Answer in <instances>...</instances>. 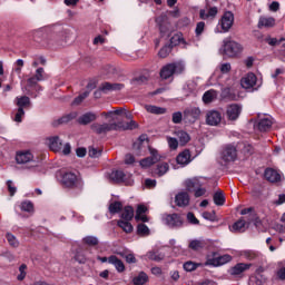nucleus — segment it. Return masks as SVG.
Here are the masks:
<instances>
[{
	"label": "nucleus",
	"mask_w": 285,
	"mask_h": 285,
	"mask_svg": "<svg viewBox=\"0 0 285 285\" xmlns=\"http://www.w3.org/2000/svg\"><path fill=\"white\" fill-rule=\"evenodd\" d=\"M126 88V85L120 82H102L100 90L104 95H110V92H121Z\"/></svg>",
	"instance_id": "10"
},
{
	"label": "nucleus",
	"mask_w": 285,
	"mask_h": 285,
	"mask_svg": "<svg viewBox=\"0 0 285 285\" xmlns=\"http://www.w3.org/2000/svg\"><path fill=\"white\" fill-rule=\"evenodd\" d=\"M169 166L167 163H160L157 165V168H156V175H158V177H164V175H166V173H168L169 170Z\"/></svg>",
	"instance_id": "40"
},
{
	"label": "nucleus",
	"mask_w": 285,
	"mask_h": 285,
	"mask_svg": "<svg viewBox=\"0 0 285 285\" xmlns=\"http://www.w3.org/2000/svg\"><path fill=\"white\" fill-rule=\"evenodd\" d=\"M175 204L180 208H186L190 204V195L187 191H180L175 196Z\"/></svg>",
	"instance_id": "19"
},
{
	"label": "nucleus",
	"mask_w": 285,
	"mask_h": 285,
	"mask_svg": "<svg viewBox=\"0 0 285 285\" xmlns=\"http://www.w3.org/2000/svg\"><path fill=\"white\" fill-rule=\"evenodd\" d=\"M177 137L183 146L190 141V135L184 130L177 131Z\"/></svg>",
	"instance_id": "45"
},
{
	"label": "nucleus",
	"mask_w": 285,
	"mask_h": 285,
	"mask_svg": "<svg viewBox=\"0 0 285 285\" xmlns=\"http://www.w3.org/2000/svg\"><path fill=\"white\" fill-rule=\"evenodd\" d=\"M28 268V266H26V264H22L20 267H19V275H18V277H17V279L19 281V282H23V279H26V275H27V273H26V269Z\"/></svg>",
	"instance_id": "55"
},
{
	"label": "nucleus",
	"mask_w": 285,
	"mask_h": 285,
	"mask_svg": "<svg viewBox=\"0 0 285 285\" xmlns=\"http://www.w3.org/2000/svg\"><path fill=\"white\" fill-rule=\"evenodd\" d=\"M7 242L12 246L13 248H17L19 246V240L17 237L10 233L7 234Z\"/></svg>",
	"instance_id": "51"
},
{
	"label": "nucleus",
	"mask_w": 285,
	"mask_h": 285,
	"mask_svg": "<svg viewBox=\"0 0 285 285\" xmlns=\"http://www.w3.org/2000/svg\"><path fill=\"white\" fill-rule=\"evenodd\" d=\"M16 164L19 166H26L31 173H39L41 166L35 160V155L30 150H19L16 153Z\"/></svg>",
	"instance_id": "3"
},
{
	"label": "nucleus",
	"mask_w": 285,
	"mask_h": 285,
	"mask_svg": "<svg viewBox=\"0 0 285 285\" xmlns=\"http://www.w3.org/2000/svg\"><path fill=\"white\" fill-rule=\"evenodd\" d=\"M121 208H124V205H121L120 202H115V203L110 204L109 212L112 214L119 213L121 210Z\"/></svg>",
	"instance_id": "50"
},
{
	"label": "nucleus",
	"mask_w": 285,
	"mask_h": 285,
	"mask_svg": "<svg viewBox=\"0 0 285 285\" xmlns=\"http://www.w3.org/2000/svg\"><path fill=\"white\" fill-rule=\"evenodd\" d=\"M205 246L206 242H204V239H194L189 243V248H191V250H202Z\"/></svg>",
	"instance_id": "38"
},
{
	"label": "nucleus",
	"mask_w": 285,
	"mask_h": 285,
	"mask_svg": "<svg viewBox=\"0 0 285 285\" xmlns=\"http://www.w3.org/2000/svg\"><path fill=\"white\" fill-rule=\"evenodd\" d=\"M57 179L62 186H65V188H77V186H83V181L72 171H60L57 175Z\"/></svg>",
	"instance_id": "5"
},
{
	"label": "nucleus",
	"mask_w": 285,
	"mask_h": 285,
	"mask_svg": "<svg viewBox=\"0 0 285 285\" xmlns=\"http://www.w3.org/2000/svg\"><path fill=\"white\" fill-rule=\"evenodd\" d=\"M176 161L178 166H181L184 168L185 166H188L190 161H193V156L190 155V150L185 149L178 156L176 157Z\"/></svg>",
	"instance_id": "18"
},
{
	"label": "nucleus",
	"mask_w": 285,
	"mask_h": 285,
	"mask_svg": "<svg viewBox=\"0 0 285 285\" xmlns=\"http://www.w3.org/2000/svg\"><path fill=\"white\" fill-rule=\"evenodd\" d=\"M39 81H46V70L42 67H39L36 70V73L31 77H29L27 80H21L22 90H26L27 92H39L43 91V87L39 85Z\"/></svg>",
	"instance_id": "2"
},
{
	"label": "nucleus",
	"mask_w": 285,
	"mask_h": 285,
	"mask_svg": "<svg viewBox=\"0 0 285 285\" xmlns=\"http://www.w3.org/2000/svg\"><path fill=\"white\" fill-rule=\"evenodd\" d=\"M89 157L97 159V157H101V150L95 148V147H90L89 151H88Z\"/></svg>",
	"instance_id": "57"
},
{
	"label": "nucleus",
	"mask_w": 285,
	"mask_h": 285,
	"mask_svg": "<svg viewBox=\"0 0 285 285\" xmlns=\"http://www.w3.org/2000/svg\"><path fill=\"white\" fill-rule=\"evenodd\" d=\"M257 83V76L255 73H247L244 78L240 80L242 88H245V90H250V88H255Z\"/></svg>",
	"instance_id": "15"
},
{
	"label": "nucleus",
	"mask_w": 285,
	"mask_h": 285,
	"mask_svg": "<svg viewBox=\"0 0 285 285\" xmlns=\"http://www.w3.org/2000/svg\"><path fill=\"white\" fill-rule=\"evenodd\" d=\"M106 119L109 124H92L91 130L97 135H104L110 132V130H135L137 122L132 120V114L126 109H116L106 115Z\"/></svg>",
	"instance_id": "1"
},
{
	"label": "nucleus",
	"mask_w": 285,
	"mask_h": 285,
	"mask_svg": "<svg viewBox=\"0 0 285 285\" xmlns=\"http://www.w3.org/2000/svg\"><path fill=\"white\" fill-rule=\"evenodd\" d=\"M235 159H237V147L227 145L220 154V164L226 166V164H230V161H235Z\"/></svg>",
	"instance_id": "8"
},
{
	"label": "nucleus",
	"mask_w": 285,
	"mask_h": 285,
	"mask_svg": "<svg viewBox=\"0 0 285 285\" xmlns=\"http://www.w3.org/2000/svg\"><path fill=\"white\" fill-rule=\"evenodd\" d=\"M218 12L219 10L217 9V7H210L208 11H206V9H200L199 17L206 21L208 19H215Z\"/></svg>",
	"instance_id": "23"
},
{
	"label": "nucleus",
	"mask_w": 285,
	"mask_h": 285,
	"mask_svg": "<svg viewBox=\"0 0 285 285\" xmlns=\"http://www.w3.org/2000/svg\"><path fill=\"white\" fill-rule=\"evenodd\" d=\"M72 39V31L70 29H60L53 37L56 43H69Z\"/></svg>",
	"instance_id": "14"
},
{
	"label": "nucleus",
	"mask_w": 285,
	"mask_h": 285,
	"mask_svg": "<svg viewBox=\"0 0 285 285\" xmlns=\"http://www.w3.org/2000/svg\"><path fill=\"white\" fill-rule=\"evenodd\" d=\"M147 257H148L149 259H151L153 262H161V259H164V255L157 254V253H155V252H149V253L147 254Z\"/></svg>",
	"instance_id": "54"
},
{
	"label": "nucleus",
	"mask_w": 285,
	"mask_h": 285,
	"mask_svg": "<svg viewBox=\"0 0 285 285\" xmlns=\"http://www.w3.org/2000/svg\"><path fill=\"white\" fill-rule=\"evenodd\" d=\"M88 97H89V91H83V92H81L79 96H77V97L72 100L71 106H75V107L81 106V104H82L83 101H86V99H88Z\"/></svg>",
	"instance_id": "37"
},
{
	"label": "nucleus",
	"mask_w": 285,
	"mask_h": 285,
	"mask_svg": "<svg viewBox=\"0 0 285 285\" xmlns=\"http://www.w3.org/2000/svg\"><path fill=\"white\" fill-rule=\"evenodd\" d=\"M198 266H199V264H197L193 261H188V262L184 263L183 268L187 273H193V271H197Z\"/></svg>",
	"instance_id": "46"
},
{
	"label": "nucleus",
	"mask_w": 285,
	"mask_h": 285,
	"mask_svg": "<svg viewBox=\"0 0 285 285\" xmlns=\"http://www.w3.org/2000/svg\"><path fill=\"white\" fill-rule=\"evenodd\" d=\"M149 153L151 157L140 160L141 168H149V166H153V164H157V160L159 159V154H157V150L149 148Z\"/></svg>",
	"instance_id": "20"
},
{
	"label": "nucleus",
	"mask_w": 285,
	"mask_h": 285,
	"mask_svg": "<svg viewBox=\"0 0 285 285\" xmlns=\"http://www.w3.org/2000/svg\"><path fill=\"white\" fill-rule=\"evenodd\" d=\"M165 222L167 226H170L171 228H176L183 224L181 217L177 214L167 215Z\"/></svg>",
	"instance_id": "25"
},
{
	"label": "nucleus",
	"mask_w": 285,
	"mask_h": 285,
	"mask_svg": "<svg viewBox=\"0 0 285 285\" xmlns=\"http://www.w3.org/2000/svg\"><path fill=\"white\" fill-rule=\"evenodd\" d=\"M82 242L87 246H97V244H99V238H97L96 236H86L82 238Z\"/></svg>",
	"instance_id": "48"
},
{
	"label": "nucleus",
	"mask_w": 285,
	"mask_h": 285,
	"mask_svg": "<svg viewBox=\"0 0 285 285\" xmlns=\"http://www.w3.org/2000/svg\"><path fill=\"white\" fill-rule=\"evenodd\" d=\"M230 233H245L246 232V222L244 218L238 219L233 225H229Z\"/></svg>",
	"instance_id": "28"
},
{
	"label": "nucleus",
	"mask_w": 285,
	"mask_h": 285,
	"mask_svg": "<svg viewBox=\"0 0 285 285\" xmlns=\"http://www.w3.org/2000/svg\"><path fill=\"white\" fill-rule=\"evenodd\" d=\"M47 144L53 153H61V147L63 146V142L59 138V136H52L47 139Z\"/></svg>",
	"instance_id": "21"
},
{
	"label": "nucleus",
	"mask_w": 285,
	"mask_h": 285,
	"mask_svg": "<svg viewBox=\"0 0 285 285\" xmlns=\"http://www.w3.org/2000/svg\"><path fill=\"white\" fill-rule=\"evenodd\" d=\"M250 266H253V264L238 263L235 266H233L228 271V273L229 275H232V277H244V273H246V271H249Z\"/></svg>",
	"instance_id": "12"
},
{
	"label": "nucleus",
	"mask_w": 285,
	"mask_h": 285,
	"mask_svg": "<svg viewBox=\"0 0 285 285\" xmlns=\"http://www.w3.org/2000/svg\"><path fill=\"white\" fill-rule=\"evenodd\" d=\"M240 257H244V259H248L249 262H253V259H257L259 257V253L253 249H244L239 252Z\"/></svg>",
	"instance_id": "30"
},
{
	"label": "nucleus",
	"mask_w": 285,
	"mask_h": 285,
	"mask_svg": "<svg viewBox=\"0 0 285 285\" xmlns=\"http://www.w3.org/2000/svg\"><path fill=\"white\" fill-rule=\"evenodd\" d=\"M21 210H23L24 213H32V210H35V206L32 205V203L30 202H23L20 205Z\"/></svg>",
	"instance_id": "52"
},
{
	"label": "nucleus",
	"mask_w": 285,
	"mask_h": 285,
	"mask_svg": "<svg viewBox=\"0 0 285 285\" xmlns=\"http://www.w3.org/2000/svg\"><path fill=\"white\" fill-rule=\"evenodd\" d=\"M207 126H219L222 124V114L217 110H210L206 115Z\"/></svg>",
	"instance_id": "16"
},
{
	"label": "nucleus",
	"mask_w": 285,
	"mask_h": 285,
	"mask_svg": "<svg viewBox=\"0 0 285 285\" xmlns=\"http://www.w3.org/2000/svg\"><path fill=\"white\" fill-rule=\"evenodd\" d=\"M108 264L115 266L118 273H124V271H126V265H124V262L115 255L108 257Z\"/></svg>",
	"instance_id": "26"
},
{
	"label": "nucleus",
	"mask_w": 285,
	"mask_h": 285,
	"mask_svg": "<svg viewBox=\"0 0 285 285\" xmlns=\"http://www.w3.org/2000/svg\"><path fill=\"white\" fill-rule=\"evenodd\" d=\"M239 115H242V109L239 108H229L227 110L228 119H230L232 121H235V119H237Z\"/></svg>",
	"instance_id": "42"
},
{
	"label": "nucleus",
	"mask_w": 285,
	"mask_h": 285,
	"mask_svg": "<svg viewBox=\"0 0 285 285\" xmlns=\"http://www.w3.org/2000/svg\"><path fill=\"white\" fill-rule=\"evenodd\" d=\"M185 186H186L187 190L190 193V191L199 188V186H202V183H199L198 178H189V179L185 180Z\"/></svg>",
	"instance_id": "33"
},
{
	"label": "nucleus",
	"mask_w": 285,
	"mask_h": 285,
	"mask_svg": "<svg viewBox=\"0 0 285 285\" xmlns=\"http://www.w3.org/2000/svg\"><path fill=\"white\" fill-rule=\"evenodd\" d=\"M275 26V18L261 17L258 20V28H273Z\"/></svg>",
	"instance_id": "29"
},
{
	"label": "nucleus",
	"mask_w": 285,
	"mask_h": 285,
	"mask_svg": "<svg viewBox=\"0 0 285 285\" xmlns=\"http://www.w3.org/2000/svg\"><path fill=\"white\" fill-rule=\"evenodd\" d=\"M146 148H148V135L142 134L134 142V150H138L139 153H141V150H146Z\"/></svg>",
	"instance_id": "22"
},
{
	"label": "nucleus",
	"mask_w": 285,
	"mask_h": 285,
	"mask_svg": "<svg viewBox=\"0 0 285 285\" xmlns=\"http://www.w3.org/2000/svg\"><path fill=\"white\" fill-rule=\"evenodd\" d=\"M233 23H235V14L232 11H226L219 21L223 32H228L233 28Z\"/></svg>",
	"instance_id": "11"
},
{
	"label": "nucleus",
	"mask_w": 285,
	"mask_h": 285,
	"mask_svg": "<svg viewBox=\"0 0 285 285\" xmlns=\"http://www.w3.org/2000/svg\"><path fill=\"white\" fill-rule=\"evenodd\" d=\"M273 128V116L268 114H258L254 124V129L259 132H268Z\"/></svg>",
	"instance_id": "6"
},
{
	"label": "nucleus",
	"mask_w": 285,
	"mask_h": 285,
	"mask_svg": "<svg viewBox=\"0 0 285 285\" xmlns=\"http://www.w3.org/2000/svg\"><path fill=\"white\" fill-rule=\"evenodd\" d=\"M144 83H148V77L139 76L130 80L131 88H139V86H144Z\"/></svg>",
	"instance_id": "34"
},
{
	"label": "nucleus",
	"mask_w": 285,
	"mask_h": 285,
	"mask_svg": "<svg viewBox=\"0 0 285 285\" xmlns=\"http://www.w3.org/2000/svg\"><path fill=\"white\" fill-rule=\"evenodd\" d=\"M264 276L263 275H253L249 277L248 285H264Z\"/></svg>",
	"instance_id": "43"
},
{
	"label": "nucleus",
	"mask_w": 285,
	"mask_h": 285,
	"mask_svg": "<svg viewBox=\"0 0 285 285\" xmlns=\"http://www.w3.org/2000/svg\"><path fill=\"white\" fill-rule=\"evenodd\" d=\"M147 111L151 115H164V112H166V108H148Z\"/></svg>",
	"instance_id": "61"
},
{
	"label": "nucleus",
	"mask_w": 285,
	"mask_h": 285,
	"mask_svg": "<svg viewBox=\"0 0 285 285\" xmlns=\"http://www.w3.org/2000/svg\"><path fill=\"white\" fill-rule=\"evenodd\" d=\"M16 105L18 108H30L32 104L30 102V97L28 96H20L16 98Z\"/></svg>",
	"instance_id": "32"
},
{
	"label": "nucleus",
	"mask_w": 285,
	"mask_h": 285,
	"mask_svg": "<svg viewBox=\"0 0 285 285\" xmlns=\"http://www.w3.org/2000/svg\"><path fill=\"white\" fill-rule=\"evenodd\" d=\"M232 261H233V256L228 255V254H225L223 256H218V257H215V258H209L207 261V265L208 266H224V264H228V262H232Z\"/></svg>",
	"instance_id": "17"
},
{
	"label": "nucleus",
	"mask_w": 285,
	"mask_h": 285,
	"mask_svg": "<svg viewBox=\"0 0 285 285\" xmlns=\"http://www.w3.org/2000/svg\"><path fill=\"white\" fill-rule=\"evenodd\" d=\"M118 226L125 233H132L134 230L132 224H130L128 220H118Z\"/></svg>",
	"instance_id": "44"
},
{
	"label": "nucleus",
	"mask_w": 285,
	"mask_h": 285,
	"mask_svg": "<svg viewBox=\"0 0 285 285\" xmlns=\"http://www.w3.org/2000/svg\"><path fill=\"white\" fill-rule=\"evenodd\" d=\"M232 70L230 63L229 62H225L223 65H220V72L223 75H228V72Z\"/></svg>",
	"instance_id": "63"
},
{
	"label": "nucleus",
	"mask_w": 285,
	"mask_h": 285,
	"mask_svg": "<svg viewBox=\"0 0 285 285\" xmlns=\"http://www.w3.org/2000/svg\"><path fill=\"white\" fill-rule=\"evenodd\" d=\"M137 233L138 235H150V229L148 228V226L144 225V224H139L137 227Z\"/></svg>",
	"instance_id": "53"
},
{
	"label": "nucleus",
	"mask_w": 285,
	"mask_h": 285,
	"mask_svg": "<svg viewBox=\"0 0 285 285\" xmlns=\"http://www.w3.org/2000/svg\"><path fill=\"white\" fill-rule=\"evenodd\" d=\"M72 119H77V112H71L61 118V124H68V121H72Z\"/></svg>",
	"instance_id": "59"
},
{
	"label": "nucleus",
	"mask_w": 285,
	"mask_h": 285,
	"mask_svg": "<svg viewBox=\"0 0 285 285\" xmlns=\"http://www.w3.org/2000/svg\"><path fill=\"white\" fill-rule=\"evenodd\" d=\"M187 222L189 224H193L194 226H197L199 224V219H197V217H195V214L190 212L187 214Z\"/></svg>",
	"instance_id": "60"
},
{
	"label": "nucleus",
	"mask_w": 285,
	"mask_h": 285,
	"mask_svg": "<svg viewBox=\"0 0 285 285\" xmlns=\"http://www.w3.org/2000/svg\"><path fill=\"white\" fill-rule=\"evenodd\" d=\"M186 72V63L184 61H176L165 65L160 69V77L163 79H170L174 75H184Z\"/></svg>",
	"instance_id": "4"
},
{
	"label": "nucleus",
	"mask_w": 285,
	"mask_h": 285,
	"mask_svg": "<svg viewBox=\"0 0 285 285\" xmlns=\"http://www.w3.org/2000/svg\"><path fill=\"white\" fill-rule=\"evenodd\" d=\"M195 197H204L206 195V188H203L202 186L194 189Z\"/></svg>",
	"instance_id": "62"
},
{
	"label": "nucleus",
	"mask_w": 285,
	"mask_h": 285,
	"mask_svg": "<svg viewBox=\"0 0 285 285\" xmlns=\"http://www.w3.org/2000/svg\"><path fill=\"white\" fill-rule=\"evenodd\" d=\"M121 217L125 219V222H130V219L135 217V209H132L131 206L125 207Z\"/></svg>",
	"instance_id": "39"
},
{
	"label": "nucleus",
	"mask_w": 285,
	"mask_h": 285,
	"mask_svg": "<svg viewBox=\"0 0 285 285\" xmlns=\"http://www.w3.org/2000/svg\"><path fill=\"white\" fill-rule=\"evenodd\" d=\"M97 119V114L95 112H86L78 117L77 121L80 126H88V124H92Z\"/></svg>",
	"instance_id": "24"
},
{
	"label": "nucleus",
	"mask_w": 285,
	"mask_h": 285,
	"mask_svg": "<svg viewBox=\"0 0 285 285\" xmlns=\"http://www.w3.org/2000/svg\"><path fill=\"white\" fill-rule=\"evenodd\" d=\"M181 119H183L181 112L177 111L173 115L174 124H181Z\"/></svg>",
	"instance_id": "64"
},
{
	"label": "nucleus",
	"mask_w": 285,
	"mask_h": 285,
	"mask_svg": "<svg viewBox=\"0 0 285 285\" xmlns=\"http://www.w3.org/2000/svg\"><path fill=\"white\" fill-rule=\"evenodd\" d=\"M167 141H168V146H169V148H171V150H177V148L179 146V141L177 140V138L168 137Z\"/></svg>",
	"instance_id": "56"
},
{
	"label": "nucleus",
	"mask_w": 285,
	"mask_h": 285,
	"mask_svg": "<svg viewBox=\"0 0 285 285\" xmlns=\"http://www.w3.org/2000/svg\"><path fill=\"white\" fill-rule=\"evenodd\" d=\"M217 90L210 89L203 95V101L204 104H213L217 99Z\"/></svg>",
	"instance_id": "31"
},
{
	"label": "nucleus",
	"mask_w": 285,
	"mask_h": 285,
	"mask_svg": "<svg viewBox=\"0 0 285 285\" xmlns=\"http://www.w3.org/2000/svg\"><path fill=\"white\" fill-rule=\"evenodd\" d=\"M146 213H148V207L145 205H139L136 210V222H148V216H146Z\"/></svg>",
	"instance_id": "27"
},
{
	"label": "nucleus",
	"mask_w": 285,
	"mask_h": 285,
	"mask_svg": "<svg viewBox=\"0 0 285 285\" xmlns=\"http://www.w3.org/2000/svg\"><path fill=\"white\" fill-rule=\"evenodd\" d=\"M13 121H16L17 124H21V121H23V117H26V111L23 110V108H19L18 110L13 111Z\"/></svg>",
	"instance_id": "41"
},
{
	"label": "nucleus",
	"mask_w": 285,
	"mask_h": 285,
	"mask_svg": "<svg viewBox=\"0 0 285 285\" xmlns=\"http://www.w3.org/2000/svg\"><path fill=\"white\" fill-rule=\"evenodd\" d=\"M206 28V23L204 21H200L196 24V37H200V35L204 32V29Z\"/></svg>",
	"instance_id": "58"
},
{
	"label": "nucleus",
	"mask_w": 285,
	"mask_h": 285,
	"mask_svg": "<svg viewBox=\"0 0 285 285\" xmlns=\"http://www.w3.org/2000/svg\"><path fill=\"white\" fill-rule=\"evenodd\" d=\"M224 52L227 57H237L242 52V45L233 40H224Z\"/></svg>",
	"instance_id": "9"
},
{
	"label": "nucleus",
	"mask_w": 285,
	"mask_h": 285,
	"mask_svg": "<svg viewBox=\"0 0 285 285\" xmlns=\"http://www.w3.org/2000/svg\"><path fill=\"white\" fill-rule=\"evenodd\" d=\"M109 179L116 184H124L125 186H132V175L126 174L121 170H114L109 174Z\"/></svg>",
	"instance_id": "7"
},
{
	"label": "nucleus",
	"mask_w": 285,
	"mask_h": 285,
	"mask_svg": "<svg viewBox=\"0 0 285 285\" xmlns=\"http://www.w3.org/2000/svg\"><path fill=\"white\" fill-rule=\"evenodd\" d=\"M240 215H248V222L255 219V209L253 207L244 208L240 210Z\"/></svg>",
	"instance_id": "49"
},
{
	"label": "nucleus",
	"mask_w": 285,
	"mask_h": 285,
	"mask_svg": "<svg viewBox=\"0 0 285 285\" xmlns=\"http://www.w3.org/2000/svg\"><path fill=\"white\" fill-rule=\"evenodd\" d=\"M264 176L267 181H271V184H279L284 181V175L273 168L265 169Z\"/></svg>",
	"instance_id": "13"
},
{
	"label": "nucleus",
	"mask_w": 285,
	"mask_h": 285,
	"mask_svg": "<svg viewBox=\"0 0 285 285\" xmlns=\"http://www.w3.org/2000/svg\"><path fill=\"white\" fill-rule=\"evenodd\" d=\"M148 282V274L146 272H140L138 276L134 277V285H144Z\"/></svg>",
	"instance_id": "35"
},
{
	"label": "nucleus",
	"mask_w": 285,
	"mask_h": 285,
	"mask_svg": "<svg viewBox=\"0 0 285 285\" xmlns=\"http://www.w3.org/2000/svg\"><path fill=\"white\" fill-rule=\"evenodd\" d=\"M214 204L216 206H224V204H226V197L224 196V191L218 190L214 194Z\"/></svg>",
	"instance_id": "36"
},
{
	"label": "nucleus",
	"mask_w": 285,
	"mask_h": 285,
	"mask_svg": "<svg viewBox=\"0 0 285 285\" xmlns=\"http://www.w3.org/2000/svg\"><path fill=\"white\" fill-rule=\"evenodd\" d=\"M171 51H173V46L171 45H166L165 47H163L159 50L158 57H160L161 59H166V57H168V55H170Z\"/></svg>",
	"instance_id": "47"
}]
</instances>
